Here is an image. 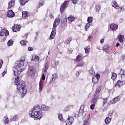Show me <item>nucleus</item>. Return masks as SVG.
<instances>
[{
	"label": "nucleus",
	"instance_id": "16",
	"mask_svg": "<svg viewBox=\"0 0 125 125\" xmlns=\"http://www.w3.org/2000/svg\"><path fill=\"white\" fill-rule=\"evenodd\" d=\"M57 78H58V75L57 74L54 73L52 74L50 83H53V82H55V80L57 79Z\"/></svg>",
	"mask_w": 125,
	"mask_h": 125
},
{
	"label": "nucleus",
	"instance_id": "29",
	"mask_svg": "<svg viewBox=\"0 0 125 125\" xmlns=\"http://www.w3.org/2000/svg\"><path fill=\"white\" fill-rule=\"evenodd\" d=\"M39 89H40V92L42 90V81L40 80L39 82Z\"/></svg>",
	"mask_w": 125,
	"mask_h": 125
},
{
	"label": "nucleus",
	"instance_id": "42",
	"mask_svg": "<svg viewBox=\"0 0 125 125\" xmlns=\"http://www.w3.org/2000/svg\"><path fill=\"white\" fill-rule=\"evenodd\" d=\"M89 27H90V23L88 22L85 25V31H87V29H88V28H89Z\"/></svg>",
	"mask_w": 125,
	"mask_h": 125
},
{
	"label": "nucleus",
	"instance_id": "35",
	"mask_svg": "<svg viewBox=\"0 0 125 125\" xmlns=\"http://www.w3.org/2000/svg\"><path fill=\"white\" fill-rule=\"evenodd\" d=\"M120 75H121V78H124L125 76V71L124 70V69H121Z\"/></svg>",
	"mask_w": 125,
	"mask_h": 125
},
{
	"label": "nucleus",
	"instance_id": "12",
	"mask_svg": "<svg viewBox=\"0 0 125 125\" xmlns=\"http://www.w3.org/2000/svg\"><path fill=\"white\" fill-rule=\"evenodd\" d=\"M50 107L45 105V104H42L41 105V110L42 111H45V112H47L48 111H50Z\"/></svg>",
	"mask_w": 125,
	"mask_h": 125
},
{
	"label": "nucleus",
	"instance_id": "8",
	"mask_svg": "<svg viewBox=\"0 0 125 125\" xmlns=\"http://www.w3.org/2000/svg\"><path fill=\"white\" fill-rule=\"evenodd\" d=\"M4 35L5 37H7V36L9 35V32H8V30H6V29L4 28L1 30L0 32V37H2L4 36Z\"/></svg>",
	"mask_w": 125,
	"mask_h": 125
},
{
	"label": "nucleus",
	"instance_id": "40",
	"mask_svg": "<svg viewBox=\"0 0 125 125\" xmlns=\"http://www.w3.org/2000/svg\"><path fill=\"white\" fill-rule=\"evenodd\" d=\"M116 78H117V74H116L114 72H113L112 73V76H111L112 80H115V79H116Z\"/></svg>",
	"mask_w": 125,
	"mask_h": 125
},
{
	"label": "nucleus",
	"instance_id": "58",
	"mask_svg": "<svg viewBox=\"0 0 125 125\" xmlns=\"http://www.w3.org/2000/svg\"><path fill=\"white\" fill-rule=\"evenodd\" d=\"M5 74H6V71H4L3 72H2V76L4 77V75H5Z\"/></svg>",
	"mask_w": 125,
	"mask_h": 125
},
{
	"label": "nucleus",
	"instance_id": "60",
	"mask_svg": "<svg viewBox=\"0 0 125 125\" xmlns=\"http://www.w3.org/2000/svg\"><path fill=\"white\" fill-rule=\"evenodd\" d=\"M103 42H104V39H102L100 41V43H103Z\"/></svg>",
	"mask_w": 125,
	"mask_h": 125
},
{
	"label": "nucleus",
	"instance_id": "45",
	"mask_svg": "<svg viewBox=\"0 0 125 125\" xmlns=\"http://www.w3.org/2000/svg\"><path fill=\"white\" fill-rule=\"evenodd\" d=\"M101 9V7H100V6L96 5V11L98 12V11H99V10H100Z\"/></svg>",
	"mask_w": 125,
	"mask_h": 125
},
{
	"label": "nucleus",
	"instance_id": "53",
	"mask_svg": "<svg viewBox=\"0 0 125 125\" xmlns=\"http://www.w3.org/2000/svg\"><path fill=\"white\" fill-rule=\"evenodd\" d=\"M3 63V62L1 60H0V69L1 68V67H2Z\"/></svg>",
	"mask_w": 125,
	"mask_h": 125
},
{
	"label": "nucleus",
	"instance_id": "62",
	"mask_svg": "<svg viewBox=\"0 0 125 125\" xmlns=\"http://www.w3.org/2000/svg\"><path fill=\"white\" fill-rule=\"evenodd\" d=\"M108 116H112V113H111V112H109L108 113Z\"/></svg>",
	"mask_w": 125,
	"mask_h": 125
},
{
	"label": "nucleus",
	"instance_id": "5",
	"mask_svg": "<svg viewBox=\"0 0 125 125\" xmlns=\"http://www.w3.org/2000/svg\"><path fill=\"white\" fill-rule=\"evenodd\" d=\"M69 3V1H64V2L62 4L60 11L62 13V12H64L65 10L67 8V6H68V4Z\"/></svg>",
	"mask_w": 125,
	"mask_h": 125
},
{
	"label": "nucleus",
	"instance_id": "7",
	"mask_svg": "<svg viewBox=\"0 0 125 125\" xmlns=\"http://www.w3.org/2000/svg\"><path fill=\"white\" fill-rule=\"evenodd\" d=\"M35 72V67L29 66V67L28 68V72L27 74L28 76H30V77H32L33 75H34V73Z\"/></svg>",
	"mask_w": 125,
	"mask_h": 125
},
{
	"label": "nucleus",
	"instance_id": "63",
	"mask_svg": "<svg viewBox=\"0 0 125 125\" xmlns=\"http://www.w3.org/2000/svg\"><path fill=\"white\" fill-rule=\"evenodd\" d=\"M122 57H123L124 59H125V55H122Z\"/></svg>",
	"mask_w": 125,
	"mask_h": 125
},
{
	"label": "nucleus",
	"instance_id": "6",
	"mask_svg": "<svg viewBox=\"0 0 125 125\" xmlns=\"http://www.w3.org/2000/svg\"><path fill=\"white\" fill-rule=\"evenodd\" d=\"M99 98V96H97L96 97H94L92 99V104L90 105V107L91 110H93L94 109V107H95V104H96V102H97V100Z\"/></svg>",
	"mask_w": 125,
	"mask_h": 125
},
{
	"label": "nucleus",
	"instance_id": "34",
	"mask_svg": "<svg viewBox=\"0 0 125 125\" xmlns=\"http://www.w3.org/2000/svg\"><path fill=\"white\" fill-rule=\"evenodd\" d=\"M87 21L89 23H92V21H93V18L92 17H88Z\"/></svg>",
	"mask_w": 125,
	"mask_h": 125
},
{
	"label": "nucleus",
	"instance_id": "10",
	"mask_svg": "<svg viewBox=\"0 0 125 125\" xmlns=\"http://www.w3.org/2000/svg\"><path fill=\"white\" fill-rule=\"evenodd\" d=\"M100 79V75H99V74H97L96 75L95 77L92 78V82L93 83H97Z\"/></svg>",
	"mask_w": 125,
	"mask_h": 125
},
{
	"label": "nucleus",
	"instance_id": "17",
	"mask_svg": "<svg viewBox=\"0 0 125 125\" xmlns=\"http://www.w3.org/2000/svg\"><path fill=\"white\" fill-rule=\"evenodd\" d=\"M12 29L13 32H17V31H20V29H21V26L18 24H16L14 25Z\"/></svg>",
	"mask_w": 125,
	"mask_h": 125
},
{
	"label": "nucleus",
	"instance_id": "64",
	"mask_svg": "<svg viewBox=\"0 0 125 125\" xmlns=\"http://www.w3.org/2000/svg\"><path fill=\"white\" fill-rule=\"evenodd\" d=\"M74 117H75V118H76V117H77V116L76 115V114L74 113Z\"/></svg>",
	"mask_w": 125,
	"mask_h": 125
},
{
	"label": "nucleus",
	"instance_id": "4",
	"mask_svg": "<svg viewBox=\"0 0 125 125\" xmlns=\"http://www.w3.org/2000/svg\"><path fill=\"white\" fill-rule=\"evenodd\" d=\"M60 23V18H57L54 22L52 30L49 37L50 40H53V39L55 38V35H56V28H57Z\"/></svg>",
	"mask_w": 125,
	"mask_h": 125
},
{
	"label": "nucleus",
	"instance_id": "3",
	"mask_svg": "<svg viewBox=\"0 0 125 125\" xmlns=\"http://www.w3.org/2000/svg\"><path fill=\"white\" fill-rule=\"evenodd\" d=\"M29 115L31 118L40 119L42 117V111L41 110L40 105H36L29 112Z\"/></svg>",
	"mask_w": 125,
	"mask_h": 125
},
{
	"label": "nucleus",
	"instance_id": "18",
	"mask_svg": "<svg viewBox=\"0 0 125 125\" xmlns=\"http://www.w3.org/2000/svg\"><path fill=\"white\" fill-rule=\"evenodd\" d=\"M101 90V85H100L98 86L97 88H96V92L94 94V97L99 96V95H98V93L100 92Z\"/></svg>",
	"mask_w": 125,
	"mask_h": 125
},
{
	"label": "nucleus",
	"instance_id": "36",
	"mask_svg": "<svg viewBox=\"0 0 125 125\" xmlns=\"http://www.w3.org/2000/svg\"><path fill=\"white\" fill-rule=\"evenodd\" d=\"M20 43L21 45H22L23 46H24V45H26V44H27V43H28V42L27 41H25L24 40H21L20 42Z\"/></svg>",
	"mask_w": 125,
	"mask_h": 125
},
{
	"label": "nucleus",
	"instance_id": "47",
	"mask_svg": "<svg viewBox=\"0 0 125 125\" xmlns=\"http://www.w3.org/2000/svg\"><path fill=\"white\" fill-rule=\"evenodd\" d=\"M4 119H5V120H4V124H5V125H6V124H8V122H9L8 118H7V116H5Z\"/></svg>",
	"mask_w": 125,
	"mask_h": 125
},
{
	"label": "nucleus",
	"instance_id": "30",
	"mask_svg": "<svg viewBox=\"0 0 125 125\" xmlns=\"http://www.w3.org/2000/svg\"><path fill=\"white\" fill-rule=\"evenodd\" d=\"M67 18L68 21H70V22H73V21H75V17H74V16H70Z\"/></svg>",
	"mask_w": 125,
	"mask_h": 125
},
{
	"label": "nucleus",
	"instance_id": "19",
	"mask_svg": "<svg viewBox=\"0 0 125 125\" xmlns=\"http://www.w3.org/2000/svg\"><path fill=\"white\" fill-rule=\"evenodd\" d=\"M110 28L112 31H116L118 29V25L115 23H111L110 25Z\"/></svg>",
	"mask_w": 125,
	"mask_h": 125
},
{
	"label": "nucleus",
	"instance_id": "49",
	"mask_svg": "<svg viewBox=\"0 0 125 125\" xmlns=\"http://www.w3.org/2000/svg\"><path fill=\"white\" fill-rule=\"evenodd\" d=\"M92 36H89L87 38L88 42H91V40L93 39Z\"/></svg>",
	"mask_w": 125,
	"mask_h": 125
},
{
	"label": "nucleus",
	"instance_id": "52",
	"mask_svg": "<svg viewBox=\"0 0 125 125\" xmlns=\"http://www.w3.org/2000/svg\"><path fill=\"white\" fill-rule=\"evenodd\" d=\"M71 1L72 3H73V4H77V3L78 2V0H72Z\"/></svg>",
	"mask_w": 125,
	"mask_h": 125
},
{
	"label": "nucleus",
	"instance_id": "11",
	"mask_svg": "<svg viewBox=\"0 0 125 125\" xmlns=\"http://www.w3.org/2000/svg\"><path fill=\"white\" fill-rule=\"evenodd\" d=\"M49 61H46V62L44 63V73H46V72H47V70H48V67H49Z\"/></svg>",
	"mask_w": 125,
	"mask_h": 125
},
{
	"label": "nucleus",
	"instance_id": "46",
	"mask_svg": "<svg viewBox=\"0 0 125 125\" xmlns=\"http://www.w3.org/2000/svg\"><path fill=\"white\" fill-rule=\"evenodd\" d=\"M58 118L60 121H63V116L62 115V114H59Z\"/></svg>",
	"mask_w": 125,
	"mask_h": 125
},
{
	"label": "nucleus",
	"instance_id": "41",
	"mask_svg": "<svg viewBox=\"0 0 125 125\" xmlns=\"http://www.w3.org/2000/svg\"><path fill=\"white\" fill-rule=\"evenodd\" d=\"M84 50H85V54H88V53H89V51H90V49L89 48H84Z\"/></svg>",
	"mask_w": 125,
	"mask_h": 125
},
{
	"label": "nucleus",
	"instance_id": "50",
	"mask_svg": "<svg viewBox=\"0 0 125 125\" xmlns=\"http://www.w3.org/2000/svg\"><path fill=\"white\" fill-rule=\"evenodd\" d=\"M71 42H72V39L71 38L68 39L66 41L67 44H69Z\"/></svg>",
	"mask_w": 125,
	"mask_h": 125
},
{
	"label": "nucleus",
	"instance_id": "25",
	"mask_svg": "<svg viewBox=\"0 0 125 125\" xmlns=\"http://www.w3.org/2000/svg\"><path fill=\"white\" fill-rule=\"evenodd\" d=\"M122 85H123V82L119 80L117 82V83L115 84V86L116 87H121V86H122Z\"/></svg>",
	"mask_w": 125,
	"mask_h": 125
},
{
	"label": "nucleus",
	"instance_id": "24",
	"mask_svg": "<svg viewBox=\"0 0 125 125\" xmlns=\"http://www.w3.org/2000/svg\"><path fill=\"white\" fill-rule=\"evenodd\" d=\"M83 55H79L77 56L76 59H75L76 62H80L81 60H83Z\"/></svg>",
	"mask_w": 125,
	"mask_h": 125
},
{
	"label": "nucleus",
	"instance_id": "32",
	"mask_svg": "<svg viewBox=\"0 0 125 125\" xmlns=\"http://www.w3.org/2000/svg\"><path fill=\"white\" fill-rule=\"evenodd\" d=\"M83 65H84V62H81L77 63V67H83Z\"/></svg>",
	"mask_w": 125,
	"mask_h": 125
},
{
	"label": "nucleus",
	"instance_id": "28",
	"mask_svg": "<svg viewBox=\"0 0 125 125\" xmlns=\"http://www.w3.org/2000/svg\"><path fill=\"white\" fill-rule=\"evenodd\" d=\"M124 36L120 35L118 36V40H119V42H123L124 41L123 40H124Z\"/></svg>",
	"mask_w": 125,
	"mask_h": 125
},
{
	"label": "nucleus",
	"instance_id": "31",
	"mask_svg": "<svg viewBox=\"0 0 125 125\" xmlns=\"http://www.w3.org/2000/svg\"><path fill=\"white\" fill-rule=\"evenodd\" d=\"M32 60L35 61V62H37L39 61V60H40V57L37 56H34L33 57H32Z\"/></svg>",
	"mask_w": 125,
	"mask_h": 125
},
{
	"label": "nucleus",
	"instance_id": "43",
	"mask_svg": "<svg viewBox=\"0 0 125 125\" xmlns=\"http://www.w3.org/2000/svg\"><path fill=\"white\" fill-rule=\"evenodd\" d=\"M89 73L90 74V75H91L92 76H93L94 75H95V73L94 71H93V69H91L89 71Z\"/></svg>",
	"mask_w": 125,
	"mask_h": 125
},
{
	"label": "nucleus",
	"instance_id": "20",
	"mask_svg": "<svg viewBox=\"0 0 125 125\" xmlns=\"http://www.w3.org/2000/svg\"><path fill=\"white\" fill-rule=\"evenodd\" d=\"M111 3L112 7H114L115 9H118V8H119V4L116 1H112Z\"/></svg>",
	"mask_w": 125,
	"mask_h": 125
},
{
	"label": "nucleus",
	"instance_id": "21",
	"mask_svg": "<svg viewBox=\"0 0 125 125\" xmlns=\"http://www.w3.org/2000/svg\"><path fill=\"white\" fill-rule=\"evenodd\" d=\"M51 64H52V67H53V68H56V67H57V65H58V64H59V62L58 61H52L51 62Z\"/></svg>",
	"mask_w": 125,
	"mask_h": 125
},
{
	"label": "nucleus",
	"instance_id": "44",
	"mask_svg": "<svg viewBox=\"0 0 125 125\" xmlns=\"http://www.w3.org/2000/svg\"><path fill=\"white\" fill-rule=\"evenodd\" d=\"M18 120V116L15 115L12 118V121H17Z\"/></svg>",
	"mask_w": 125,
	"mask_h": 125
},
{
	"label": "nucleus",
	"instance_id": "55",
	"mask_svg": "<svg viewBox=\"0 0 125 125\" xmlns=\"http://www.w3.org/2000/svg\"><path fill=\"white\" fill-rule=\"evenodd\" d=\"M42 81H44V80H45V76H44V74L42 75Z\"/></svg>",
	"mask_w": 125,
	"mask_h": 125
},
{
	"label": "nucleus",
	"instance_id": "2",
	"mask_svg": "<svg viewBox=\"0 0 125 125\" xmlns=\"http://www.w3.org/2000/svg\"><path fill=\"white\" fill-rule=\"evenodd\" d=\"M28 63L26 62L25 60H21L20 61H17L15 63V69L14 70V72L16 76V75H20L27 66Z\"/></svg>",
	"mask_w": 125,
	"mask_h": 125
},
{
	"label": "nucleus",
	"instance_id": "61",
	"mask_svg": "<svg viewBox=\"0 0 125 125\" xmlns=\"http://www.w3.org/2000/svg\"><path fill=\"white\" fill-rule=\"evenodd\" d=\"M116 46H117V47H118V46H120V43H117L116 44Z\"/></svg>",
	"mask_w": 125,
	"mask_h": 125
},
{
	"label": "nucleus",
	"instance_id": "59",
	"mask_svg": "<svg viewBox=\"0 0 125 125\" xmlns=\"http://www.w3.org/2000/svg\"><path fill=\"white\" fill-rule=\"evenodd\" d=\"M50 18H52V19L54 18V16H53V15L52 14V13H51V14H50Z\"/></svg>",
	"mask_w": 125,
	"mask_h": 125
},
{
	"label": "nucleus",
	"instance_id": "33",
	"mask_svg": "<svg viewBox=\"0 0 125 125\" xmlns=\"http://www.w3.org/2000/svg\"><path fill=\"white\" fill-rule=\"evenodd\" d=\"M29 15V14L27 13V12H22V17L23 18H25L27 17H28Z\"/></svg>",
	"mask_w": 125,
	"mask_h": 125
},
{
	"label": "nucleus",
	"instance_id": "51",
	"mask_svg": "<svg viewBox=\"0 0 125 125\" xmlns=\"http://www.w3.org/2000/svg\"><path fill=\"white\" fill-rule=\"evenodd\" d=\"M75 75H76L77 78H79V77H80V71H77Z\"/></svg>",
	"mask_w": 125,
	"mask_h": 125
},
{
	"label": "nucleus",
	"instance_id": "37",
	"mask_svg": "<svg viewBox=\"0 0 125 125\" xmlns=\"http://www.w3.org/2000/svg\"><path fill=\"white\" fill-rule=\"evenodd\" d=\"M20 2L21 5H25L26 2H27V0H20Z\"/></svg>",
	"mask_w": 125,
	"mask_h": 125
},
{
	"label": "nucleus",
	"instance_id": "15",
	"mask_svg": "<svg viewBox=\"0 0 125 125\" xmlns=\"http://www.w3.org/2000/svg\"><path fill=\"white\" fill-rule=\"evenodd\" d=\"M7 16L9 18H12V17L15 16V14L14 13V12L12 11V10H10L8 11L7 13Z\"/></svg>",
	"mask_w": 125,
	"mask_h": 125
},
{
	"label": "nucleus",
	"instance_id": "14",
	"mask_svg": "<svg viewBox=\"0 0 125 125\" xmlns=\"http://www.w3.org/2000/svg\"><path fill=\"white\" fill-rule=\"evenodd\" d=\"M121 100V98L120 96H117L115 97L113 99L110 101L111 104H116L117 102H119Z\"/></svg>",
	"mask_w": 125,
	"mask_h": 125
},
{
	"label": "nucleus",
	"instance_id": "27",
	"mask_svg": "<svg viewBox=\"0 0 125 125\" xmlns=\"http://www.w3.org/2000/svg\"><path fill=\"white\" fill-rule=\"evenodd\" d=\"M89 118H90V115L88 114V115L87 116V118L85 119L84 122H83V125H86L87 123H88V120H89Z\"/></svg>",
	"mask_w": 125,
	"mask_h": 125
},
{
	"label": "nucleus",
	"instance_id": "54",
	"mask_svg": "<svg viewBox=\"0 0 125 125\" xmlns=\"http://www.w3.org/2000/svg\"><path fill=\"white\" fill-rule=\"evenodd\" d=\"M107 101L108 100L107 99V98L104 99L103 104L104 105L105 104H106V103L107 102Z\"/></svg>",
	"mask_w": 125,
	"mask_h": 125
},
{
	"label": "nucleus",
	"instance_id": "39",
	"mask_svg": "<svg viewBox=\"0 0 125 125\" xmlns=\"http://www.w3.org/2000/svg\"><path fill=\"white\" fill-rule=\"evenodd\" d=\"M103 50L104 51H107V50H109V47L108 45H104L103 47Z\"/></svg>",
	"mask_w": 125,
	"mask_h": 125
},
{
	"label": "nucleus",
	"instance_id": "23",
	"mask_svg": "<svg viewBox=\"0 0 125 125\" xmlns=\"http://www.w3.org/2000/svg\"><path fill=\"white\" fill-rule=\"evenodd\" d=\"M13 6H14V0H11V1L8 3V9H10Z\"/></svg>",
	"mask_w": 125,
	"mask_h": 125
},
{
	"label": "nucleus",
	"instance_id": "22",
	"mask_svg": "<svg viewBox=\"0 0 125 125\" xmlns=\"http://www.w3.org/2000/svg\"><path fill=\"white\" fill-rule=\"evenodd\" d=\"M117 11L119 13H121V12H123V11H125V6H122L121 7H118V8L117 9Z\"/></svg>",
	"mask_w": 125,
	"mask_h": 125
},
{
	"label": "nucleus",
	"instance_id": "48",
	"mask_svg": "<svg viewBox=\"0 0 125 125\" xmlns=\"http://www.w3.org/2000/svg\"><path fill=\"white\" fill-rule=\"evenodd\" d=\"M43 5V1H40L39 2V6L37 7V8H40L41 6H42Z\"/></svg>",
	"mask_w": 125,
	"mask_h": 125
},
{
	"label": "nucleus",
	"instance_id": "9",
	"mask_svg": "<svg viewBox=\"0 0 125 125\" xmlns=\"http://www.w3.org/2000/svg\"><path fill=\"white\" fill-rule=\"evenodd\" d=\"M74 122V118L73 117H69L65 121L66 125H71Z\"/></svg>",
	"mask_w": 125,
	"mask_h": 125
},
{
	"label": "nucleus",
	"instance_id": "38",
	"mask_svg": "<svg viewBox=\"0 0 125 125\" xmlns=\"http://www.w3.org/2000/svg\"><path fill=\"white\" fill-rule=\"evenodd\" d=\"M13 44V40H10L7 42V45L8 46H11Z\"/></svg>",
	"mask_w": 125,
	"mask_h": 125
},
{
	"label": "nucleus",
	"instance_id": "57",
	"mask_svg": "<svg viewBox=\"0 0 125 125\" xmlns=\"http://www.w3.org/2000/svg\"><path fill=\"white\" fill-rule=\"evenodd\" d=\"M28 37V34H25V35L23 37V39H27Z\"/></svg>",
	"mask_w": 125,
	"mask_h": 125
},
{
	"label": "nucleus",
	"instance_id": "1",
	"mask_svg": "<svg viewBox=\"0 0 125 125\" xmlns=\"http://www.w3.org/2000/svg\"><path fill=\"white\" fill-rule=\"evenodd\" d=\"M15 83L17 85V92L21 95V97L23 98L27 93V89L25 87V82L21 80H19L18 76L15 79Z\"/></svg>",
	"mask_w": 125,
	"mask_h": 125
},
{
	"label": "nucleus",
	"instance_id": "56",
	"mask_svg": "<svg viewBox=\"0 0 125 125\" xmlns=\"http://www.w3.org/2000/svg\"><path fill=\"white\" fill-rule=\"evenodd\" d=\"M28 50H29V51H33V47H29L28 48Z\"/></svg>",
	"mask_w": 125,
	"mask_h": 125
},
{
	"label": "nucleus",
	"instance_id": "26",
	"mask_svg": "<svg viewBox=\"0 0 125 125\" xmlns=\"http://www.w3.org/2000/svg\"><path fill=\"white\" fill-rule=\"evenodd\" d=\"M104 122L106 125H109L110 124V122H111V118L109 117H106L104 120Z\"/></svg>",
	"mask_w": 125,
	"mask_h": 125
},
{
	"label": "nucleus",
	"instance_id": "13",
	"mask_svg": "<svg viewBox=\"0 0 125 125\" xmlns=\"http://www.w3.org/2000/svg\"><path fill=\"white\" fill-rule=\"evenodd\" d=\"M67 18L66 17H62V19L61 20V26L62 28H64L67 23Z\"/></svg>",
	"mask_w": 125,
	"mask_h": 125
}]
</instances>
